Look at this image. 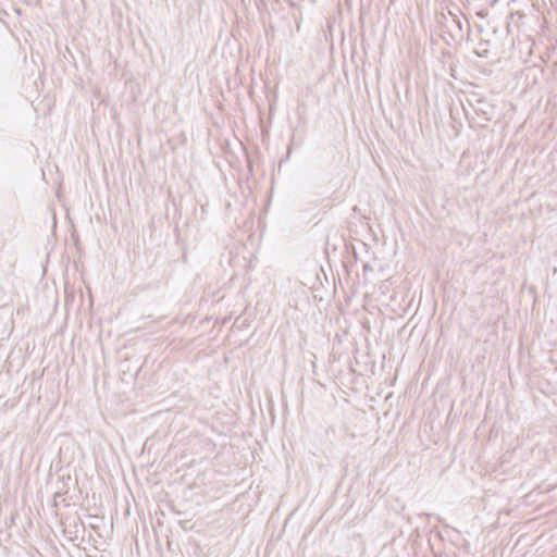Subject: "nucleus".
<instances>
[{"instance_id": "2", "label": "nucleus", "mask_w": 557, "mask_h": 557, "mask_svg": "<svg viewBox=\"0 0 557 557\" xmlns=\"http://www.w3.org/2000/svg\"><path fill=\"white\" fill-rule=\"evenodd\" d=\"M454 22L457 24V26L459 27V29L462 28V24H461V21L459 18H457L456 16H454Z\"/></svg>"}, {"instance_id": "3", "label": "nucleus", "mask_w": 557, "mask_h": 557, "mask_svg": "<svg viewBox=\"0 0 557 557\" xmlns=\"http://www.w3.org/2000/svg\"><path fill=\"white\" fill-rule=\"evenodd\" d=\"M522 350V335H519V352Z\"/></svg>"}, {"instance_id": "1", "label": "nucleus", "mask_w": 557, "mask_h": 557, "mask_svg": "<svg viewBox=\"0 0 557 557\" xmlns=\"http://www.w3.org/2000/svg\"><path fill=\"white\" fill-rule=\"evenodd\" d=\"M508 4L511 8V12L507 17V35L510 38L511 45L516 46L521 42L520 35L522 13L519 9H516L518 4L517 0H511Z\"/></svg>"}, {"instance_id": "4", "label": "nucleus", "mask_w": 557, "mask_h": 557, "mask_svg": "<svg viewBox=\"0 0 557 557\" xmlns=\"http://www.w3.org/2000/svg\"><path fill=\"white\" fill-rule=\"evenodd\" d=\"M363 269H364V271L369 270L370 269L369 264H364Z\"/></svg>"}]
</instances>
